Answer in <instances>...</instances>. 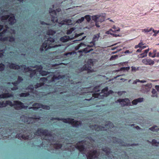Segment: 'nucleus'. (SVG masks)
Wrapping results in <instances>:
<instances>
[{
	"mask_svg": "<svg viewBox=\"0 0 159 159\" xmlns=\"http://www.w3.org/2000/svg\"><path fill=\"white\" fill-rule=\"evenodd\" d=\"M57 120L62 121L63 122L68 123L72 125L73 127L76 128H79V127L82 125V122L80 120H75L73 118H64L59 117H52L51 120Z\"/></svg>",
	"mask_w": 159,
	"mask_h": 159,
	"instance_id": "nucleus-1",
	"label": "nucleus"
},
{
	"mask_svg": "<svg viewBox=\"0 0 159 159\" xmlns=\"http://www.w3.org/2000/svg\"><path fill=\"white\" fill-rule=\"evenodd\" d=\"M54 39L52 37L48 38L47 40H45L40 47V50L43 51L44 49L46 51L51 48H55L57 47V45H54Z\"/></svg>",
	"mask_w": 159,
	"mask_h": 159,
	"instance_id": "nucleus-2",
	"label": "nucleus"
},
{
	"mask_svg": "<svg viewBox=\"0 0 159 159\" xmlns=\"http://www.w3.org/2000/svg\"><path fill=\"white\" fill-rule=\"evenodd\" d=\"M49 13L51 16V21L52 22L55 23L56 22L58 23L61 25L66 24L65 20H63L60 21V22H58V20L57 17V13L55 10H52V8H50L49 10Z\"/></svg>",
	"mask_w": 159,
	"mask_h": 159,
	"instance_id": "nucleus-3",
	"label": "nucleus"
},
{
	"mask_svg": "<svg viewBox=\"0 0 159 159\" xmlns=\"http://www.w3.org/2000/svg\"><path fill=\"white\" fill-rule=\"evenodd\" d=\"M34 134L37 136H40L41 135L45 136H52L51 134L48 132L47 129H43V128H39L34 133Z\"/></svg>",
	"mask_w": 159,
	"mask_h": 159,
	"instance_id": "nucleus-4",
	"label": "nucleus"
},
{
	"mask_svg": "<svg viewBox=\"0 0 159 159\" xmlns=\"http://www.w3.org/2000/svg\"><path fill=\"white\" fill-rule=\"evenodd\" d=\"M98 153L96 150H92L86 155L87 159H94L98 158Z\"/></svg>",
	"mask_w": 159,
	"mask_h": 159,
	"instance_id": "nucleus-5",
	"label": "nucleus"
},
{
	"mask_svg": "<svg viewBox=\"0 0 159 159\" xmlns=\"http://www.w3.org/2000/svg\"><path fill=\"white\" fill-rule=\"evenodd\" d=\"M84 34V33L83 32L79 34L76 33L75 34L74 37L72 38H70L69 36L65 35L64 36L61 37L60 39V41L63 43L66 42L68 41L69 40H72L75 38L78 37Z\"/></svg>",
	"mask_w": 159,
	"mask_h": 159,
	"instance_id": "nucleus-6",
	"label": "nucleus"
},
{
	"mask_svg": "<svg viewBox=\"0 0 159 159\" xmlns=\"http://www.w3.org/2000/svg\"><path fill=\"white\" fill-rule=\"evenodd\" d=\"M14 103L13 104L12 102V105H11V106L12 107L16 106L15 108L16 110L22 109L24 108L25 106H24L23 103L19 101H14Z\"/></svg>",
	"mask_w": 159,
	"mask_h": 159,
	"instance_id": "nucleus-7",
	"label": "nucleus"
},
{
	"mask_svg": "<svg viewBox=\"0 0 159 159\" xmlns=\"http://www.w3.org/2000/svg\"><path fill=\"white\" fill-rule=\"evenodd\" d=\"M21 66L23 68L25 72L31 71L30 74V76L31 78L33 77L36 74L37 71L36 70H32L29 67H26L25 65H21Z\"/></svg>",
	"mask_w": 159,
	"mask_h": 159,
	"instance_id": "nucleus-8",
	"label": "nucleus"
},
{
	"mask_svg": "<svg viewBox=\"0 0 159 159\" xmlns=\"http://www.w3.org/2000/svg\"><path fill=\"white\" fill-rule=\"evenodd\" d=\"M99 37L100 33L94 35L92 41L90 43V44L88 45V47H92L95 46L96 42L98 40Z\"/></svg>",
	"mask_w": 159,
	"mask_h": 159,
	"instance_id": "nucleus-9",
	"label": "nucleus"
},
{
	"mask_svg": "<svg viewBox=\"0 0 159 159\" xmlns=\"http://www.w3.org/2000/svg\"><path fill=\"white\" fill-rule=\"evenodd\" d=\"M90 128H93L95 131L99 132L101 131H106L107 129H105V127L100 125H92L90 126Z\"/></svg>",
	"mask_w": 159,
	"mask_h": 159,
	"instance_id": "nucleus-10",
	"label": "nucleus"
},
{
	"mask_svg": "<svg viewBox=\"0 0 159 159\" xmlns=\"http://www.w3.org/2000/svg\"><path fill=\"white\" fill-rule=\"evenodd\" d=\"M91 67L89 64H85L80 69V71H87L88 72H92L91 70Z\"/></svg>",
	"mask_w": 159,
	"mask_h": 159,
	"instance_id": "nucleus-11",
	"label": "nucleus"
},
{
	"mask_svg": "<svg viewBox=\"0 0 159 159\" xmlns=\"http://www.w3.org/2000/svg\"><path fill=\"white\" fill-rule=\"evenodd\" d=\"M142 32H150L151 31H152V32L154 33L153 34V36H156L157 34L158 33L159 31H157V30H154L151 27L149 28V27H147L146 28L144 29H142Z\"/></svg>",
	"mask_w": 159,
	"mask_h": 159,
	"instance_id": "nucleus-12",
	"label": "nucleus"
},
{
	"mask_svg": "<svg viewBox=\"0 0 159 159\" xmlns=\"http://www.w3.org/2000/svg\"><path fill=\"white\" fill-rule=\"evenodd\" d=\"M21 66L16 63H8V66L11 69L19 70L21 67Z\"/></svg>",
	"mask_w": 159,
	"mask_h": 159,
	"instance_id": "nucleus-13",
	"label": "nucleus"
},
{
	"mask_svg": "<svg viewBox=\"0 0 159 159\" xmlns=\"http://www.w3.org/2000/svg\"><path fill=\"white\" fill-rule=\"evenodd\" d=\"M117 101L119 102H123L125 103H123V106H128L130 105V102L129 100L127 98H126L124 99H119L117 100Z\"/></svg>",
	"mask_w": 159,
	"mask_h": 159,
	"instance_id": "nucleus-14",
	"label": "nucleus"
},
{
	"mask_svg": "<svg viewBox=\"0 0 159 159\" xmlns=\"http://www.w3.org/2000/svg\"><path fill=\"white\" fill-rule=\"evenodd\" d=\"M7 30L5 29L2 32H0V39L1 41H8V37H2L3 34L6 32Z\"/></svg>",
	"mask_w": 159,
	"mask_h": 159,
	"instance_id": "nucleus-15",
	"label": "nucleus"
},
{
	"mask_svg": "<svg viewBox=\"0 0 159 159\" xmlns=\"http://www.w3.org/2000/svg\"><path fill=\"white\" fill-rule=\"evenodd\" d=\"M11 84L13 85L14 86L11 88V89L12 91H15L18 89V85L20 84L16 80L14 82H12Z\"/></svg>",
	"mask_w": 159,
	"mask_h": 159,
	"instance_id": "nucleus-16",
	"label": "nucleus"
},
{
	"mask_svg": "<svg viewBox=\"0 0 159 159\" xmlns=\"http://www.w3.org/2000/svg\"><path fill=\"white\" fill-rule=\"evenodd\" d=\"M156 50H153L152 52L150 51L149 53V56L152 57H159V53H157Z\"/></svg>",
	"mask_w": 159,
	"mask_h": 159,
	"instance_id": "nucleus-17",
	"label": "nucleus"
},
{
	"mask_svg": "<svg viewBox=\"0 0 159 159\" xmlns=\"http://www.w3.org/2000/svg\"><path fill=\"white\" fill-rule=\"evenodd\" d=\"M16 22V20L15 18V16L13 15L9 17L8 18L9 23L10 25H14Z\"/></svg>",
	"mask_w": 159,
	"mask_h": 159,
	"instance_id": "nucleus-18",
	"label": "nucleus"
},
{
	"mask_svg": "<svg viewBox=\"0 0 159 159\" xmlns=\"http://www.w3.org/2000/svg\"><path fill=\"white\" fill-rule=\"evenodd\" d=\"M12 105V102L9 100L6 101L5 103L4 102H0V106L2 107H5L7 105H9L11 106V105Z\"/></svg>",
	"mask_w": 159,
	"mask_h": 159,
	"instance_id": "nucleus-19",
	"label": "nucleus"
},
{
	"mask_svg": "<svg viewBox=\"0 0 159 159\" xmlns=\"http://www.w3.org/2000/svg\"><path fill=\"white\" fill-rule=\"evenodd\" d=\"M90 47H88V45H87V47L83 49L80 50L79 51V52L80 53H83V52L85 53H87L88 52H90L91 51H92L93 50V49L92 48L89 49Z\"/></svg>",
	"mask_w": 159,
	"mask_h": 159,
	"instance_id": "nucleus-20",
	"label": "nucleus"
},
{
	"mask_svg": "<svg viewBox=\"0 0 159 159\" xmlns=\"http://www.w3.org/2000/svg\"><path fill=\"white\" fill-rule=\"evenodd\" d=\"M142 62L145 65H153L154 62L153 61L150 59H145L142 60Z\"/></svg>",
	"mask_w": 159,
	"mask_h": 159,
	"instance_id": "nucleus-21",
	"label": "nucleus"
},
{
	"mask_svg": "<svg viewBox=\"0 0 159 159\" xmlns=\"http://www.w3.org/2000/svg\"><path fill=\"white\" fill-rule=\"evenodd\" d=\"M75 147L76 148L78 149L79 151L82 153V152L84 151L85 149V147L84 145H78V143H76V145L75 146Z\"/></svg>",
	"mask_w": 159,
	"mask_h": 159,
	"instance_id": "nucleus-22",
	"label": "nucleus"
},
{
	"mask_svg": "<svg viewBox=\"0 0 159 159\" xmlns=\"http://www.w3.org/2000/svg\"><path fill=\"white\" fill-rule=\"evenodd\" d=\"M102 150L105 152L107 155H109L111 152V149L108 147H105L103 148Z\"/></svg>",
	"mask_w": 159,
	"mask_h": 159,
	"instance_id": "nucleus-23",
	"label": "nucleus"
},
{
	"mask_svg": "<svg viewBox=\"0 0 159 159\" xmlns=\"http://www.w3.org/2000/svg\"><path fill=\"white\" fill-rule=\"evenodd\" d=\"M56 33V31L55 30L50 29L47 31V34L48 35H52L55 34Z\"/></svg>",
	"mask_w": 159,
	"mask_h": 159,
	"instance_id": "nucleus-24",
	"label": "nucleus"
},
{
	"mask_svg": "<svg viewBox=\"0 0 159 159\" xmlns=\"http://www.w3.org/2000/svg\"><path fill=\"white\" fill-rule=\"evenodd\" d=\"M120 31V29L118 28V29L116 30H113L112 29H110L109 30L107 31L106 33L107 34H110L111 35L112 34V32H115L116 33V32Z\"/></svg>",
	"mask_w": 159,
	"mask_h": 159,
	"instance_id": "nucleus-25",
	"label": "nucleus"
},
{
	"mask_svg": "<svg viewBox=\"0 0 159 159\" xmlns=\"http://www.w3.org/2000/svg\"><path fill=\"white\" fill-rule=\"evenodd\" d=\"M113 126V123L110 121H107L105 123V126L108 129L111 128V127L112 128Z\"/></svg>",
	"mask_w": 159,
	"mask_h": 159,
	"instance_id": "nucleus-26",
	"label": "nucleus"
},
{
	"mask_svg": "<svg viewBox=\"0 0 159 159\" xmlns=\"http://www.w3.org/2000/svg\"><path fill=\"white\" fill-rule=\"evenodd\" d=\"M62 146V144L59 143L54 144V147L56 149H60L61 148Z\"/></svg>",
	"mask_w": 159,
	"mask_h": 159,
	"instance_id": "nucleus-27",
	"label": "nucleus"
},
{
	"mask_svg": "<svg viewBox=\"0 0 159 159\" xmlns=\"http://www.w3.org/2000/svg\"><path fill=\"white\" fill-rule=\"evenodd\" d=\"M40 73V74L43 76H46L48 74V71L43 70H38Z\"/></svg>",
	"mask_w": 159,
	"mask_h": 159,
	"instance_id": "nucleus-28",
	"label": "nucleus"
},
{
	"mask_svg": "<svg viewBox=\"0 0 159 159\" xmlns=\"http://www.w3.org/2000/svg\"><path fill=\"white\" fill-rule=\"evenodd\" d=\"M4 98H9L10 97H13V95L12 94L9 93H4L3 95Z\"/></svg>",
	"mask_w": 159,
	"mask_h": 159,
	"instance_id": "nucleus-29",
	"label": "nucleus"
},
{
	"mask_svg": "<svg viewBox=\"0 0 159 159\" xmlns=\"http://www.w3.org/2000/svg\"><path fill=\"white\" fill-rule=\"evenodd\" d=\"M44 84V83H37L35 85H34V88L37 89L39 87L43 85Z\"/></svg>",
	"mask_w": 159,
	"mask_h": 159,
	"instance_id": "nucleus-30",
	"label": "nucleus"
},
{
	"mask_svg": "<svg viewBox=\"0 0 159 159\" xmlns=\"http://www.w3.org/2000/svg\"><path fill=\"white\" fill-rule=\"evenodd\" d=\"M75 27H72L67 30L66 34H71L75 30Z\"/></svg>",
	"mask_w": 159,
	"mask_h": 159,
	"instance_id": "nucleus-31",
	"label": "nucleus"
},
{
	"mask_svg": "<svg viewBox=\"0 0 159 159\" xmlns=\"http://www.w3.org/2000/svg\"><path fill=\"white\" fill-rule=\"evenodd\" d=\"M34 68H36L38 70H42V69L43 68V66L42 65H36L35 66H34L33 67Z\"/></svg>",
	"mask_w": 159,
	"mask_h": 159,
	"instance_id": "nucleus-32",
	"label": "nucleus"
},
{
	"mask_svg": "<svg viewBox=\"0 0 159 159\" xmlns=\"http://www.w3.org/2000/svg\"><path fill=\"white\" fill-rule=\"evenodd\" d=\"M29 95L30 94L28 92L26 93H21L19 95L20 97H26L29 96Z\"/></svg>",
	"mask_w": 159,
	"mask_h": 159,
	"instance_id": "nucleus-33",
	"label": "nucleus"
},
{
	"mask_svg": "<svg viewBox=\"0 0 159 159\" xmlns=\"http://www.w3.org/2000/svg\"><path fill=\"white\" fill-rule=\"evenodd\" d=\"M41 106H42V108L44 109H46L47 110H49L50 109V107L48 105H43V104H41Z\"/></svg>",
	"mask_w": 159,
	"mask_h": 159,
	"instance_id": "nucleus-34",
	"label": "nucleus"
},
{
	"mask_svg": "<svg viewBox=\"0 0 159 159\" xmlns=\"http://www.w3.org/2000/svg\"><path fill=\"white\" fill-rule=\"evenodd\" d=\"M5 68V66L2 63H0V71H2L4 70Z\"/></svg>",
	"mask_w": 159,
	"mask_h": 159,
	"instance_id": "nucleus-35",
	"label": "nucleus"
},
{
	"mask_svg": "<svg viewBox=\"0 0 159 159\" xmlns=\"http://www.w3.org/2000/svg\"><path fill=\"white\" fill-rule=\"evenodd\" d=\"M143 45L144 44L143 43V42L141 41L138 45L135 46L134 48L136 49L139 48H141Z\"/></svg>",
	"mask_w": 159,
	"mask_h": 159,
	"instance_id": "nucleus-36",
	"label": "nucleus"
},
{
	"mask_svg": "<svg viewBox=\"0 0 159 159\" xmlns=\"http://www.w3.org/2000/svg\"><path fill=\"white\" fill-rule=\"evenodd\" d=\"M8 37V41L10 42H13L15 41V38L12 36H10Z\"/></svg>",
	"mask_w": 159,
	"mask_h": 159,
	"instance_id": "nucleus-37",
	"label": "nucleus"
},
{
	"mask_svg": "<svg viewBox=\"0 0 159 159\" xmlns=\"http://www.w3.org/2000/svg\"><path fill=\"white\" fill-rule=\"evenodd\" d=\"M149 51V49H146L144 50V52L141 54L142 57H144L147 56V54Z\"/></svg>",
	"mask_w": 159,
	"mask_h": 159,
	"instance_id": "nucleus-38",
	"label": "nucleus"
},
{
	"mask_svg": "<svg viewBox=\"0 0 159 159\" xmlns=\"http://www.w3.org/2000/svg\"><path fill=\"white\" fill-rule=\"evenodd\" d=\"M83 45H85V44H84V43H80L78 46H76L75 47V50H78L81 46H83Z\"/></svg>",
	"mask_w": 159,
	"mask_h": 159,
	"instance_id": "nucleus-39",
	"label": "nucleus"
},
{
	"mask_svg": "<svg viewBox=\"0 0 159 159\" xmlns=\"http://www.w3.org/2000/svg\"><path fill=\"white\" fill-rule=\"evenodd\" d=\"M17 81L19 83H22V81L23 80V79L20 76H18L17 77Z\"/></svg>",
	"mask_w": 159,
	"mask_h": 159,
	"instance_id": "nucleus-40",
	"label": "nucleus"
},
{
	"mask_svg": "<svg viewBox=\"0 0 159 159\" xmlns=\"http://www.w3.org/2000/svg\"><path fill=\"white\" fill-rule=\"evenodd\" d=\"M17 81L19 83H22V81L23 80V79L20 76H18L17 77Z\"/></svg>",
	"mask_w": 159,
	"mask_h": 159,
	"instance_id": "nucleus-41",
	"label": "nucleus"
},
{
	"mask_svg": "<svg viewBox=\"0 0 159 159\" xmlns=\"http://www.w3.org/2000/svg\"><path fill=\"white\" fill-rule=\"evenodd\" d=\"M100 93H94L93 94V97L95 98H98L100 96Z\"/></svg>",
	"mask_w": 159,
	"mask_h": 159,
	"instance_id": "nucleus-42",
	"label": "nucleus"
},
{
	"mask_svg": "<svg viewBox=\"0 0 159 159\" xmlns=\"http://www.w3.org/2000/svg\"><path fill=\"white\" fill-rule=\"evenodd\" d=\"M42 104L41 103H34L32 105L33 106H36L37 107H39V108H42V106H41L40 105Z\"/></svg>",
	"mask_w": 159,
	"mask_h": 159,
	"instance_id": "nucleus-43",
	"label": "nucleus"
},
{
	"mask_svg": "<svg viewBox=\"0 0 159 159\" xmlns=\"http://www.w3.org/2000/svg\"><path fill=\"white\" fill-rule=\"evenodd\" d=\"M60 76V75L58 76H57L55 75H54L52 78V81H54L56 80H59L60 79V78L59 77Z\"/></svg>",
	"mask_w": 159,
	"mask_h": 159,
	"instance_id": "nucleus-44",
	"label": "nucleus"
},
{
	"mask_svg": "<svg viewBox=\"0 0 159 159\" xmlns=\"http://www.w3.org/2000/svg\"><path fill=\"white\" fill-rule=\"evenodd\" d=\"M84 18L86 19L88 22L90 21L91 19V17L89 15H85Z\"/></svg>",
	"mask_w": 159,
	"mask_h": 159,
	"instance_id": "nucleus-45",
	"label": "nucleus"
},
{
	"mask_svg": "<svg viewBox=\"0 0 159 159\" xmlns=\"http://www.w3.org/2000/svg\"><path fill=\"white\" fill-rule=\"evenodd\" d=\"M9 17V15H7L2 16L1 17L2 20H7Z\"/></svg>",
	"mask_w": 159,
	"mask_h": 159,
	"instance_id": "nucleus-46",
	"label": "nucleus"
},
{
	"mask_svg": "<svg viewBox=\"0 0 159 159\" xmlns=\"http://www.w3.org/2000/svg\"><path fill=\"white\" fill-rule=\"evenodd\" d=\"M34 88V86H33L32 84L28 86L27 87V89H30L31 91H33Z\"/></svg>",
	"mask_w": 159,
	"mask_h": 159,
	"instance_id": "nucleus-47",
	"label": "nucleus"
},
{
	"mask_svg": "<svg viewBox=\"0 0 159 159\" xmlns=\"http://www.w3.org/2000/svg\"><path fill=\"white\" fill-rule=\"evenodd\" d=\"M120 144V145L122 147L125 146L126 145L125 144V143H124L123 140H121L120 141L118 142Z\"/></svg>",
	"mask_w": 159,
	"mask_h": 159,
	"instance_id": "nucleus-48",
	"label": "nucleus"
},
{
	"mask_svg": "<svg viewBox=\"0 0 159 159\" xmlns=\"http://www.w3.org/2000/svg\"><path fill=\"white\" fill-rule=\"evenodd\" d=\"M108 90V87H106L102 89L101 93H103L105 92H107Z\"/></svg>",
	"mask_w": 159,
	"mask_h": 159,
	"instance_id": "nucleus-49",
	"label": "nucleus"
},
{
	"mask_svg": "<svg viewBox=\"0 0 159 159\" xmlns=\"http://www.w3.org/2000/svg\"><path fill=\"white\" fill-rule=\"evenodd\" d=\"M84 17H81L80 19H79L77 21V22L78 23H81L84 20Z\"/></svg>",
	"mask_w": 159,
	"mask_h": 159,
	"instance_id": "nucleus-50",
	"label": "nucleus"
},
{
	"mask_svg": "<svg viewBox=\"0 0 159 159\" xmlns=\"http://www.w3.org/2000/svg\"><path fill=\"white\" fill-rule=\"evenodd\" d=\"M47 80V79L44 77L41 78L40 79L39 81L41 82V83H44L46 80Z\"/></svg>",
	"mask_w": 159,
	"mask_h": 159,
	"instance_id": "nucleus-51",
	"label": "nucleus"
},
{
	"mask_svg": "<svg viewBox=\"0 0 159 159\" xmlns=\"http://www.w3.org/2000/svg\"><path fill=\"white\" fill-rule=\"evenodd\" d=\"M99 86H96L94 88L93 90L95 92H99L100 90L99 89Z\"/></svg>",
	"mask_w": 159,
	"mask_h": 159,
	"instance_id": "nucleus-52",
	"label": "nucleus"
},
{
	"mask_svg": "<svg viewBox=\"0 0 159 159\" xmlns=\"http://www.w3.org/2000/svg\"><path fill=\"white\" fill-rule=\"evenodd\" d=\"M21 133H20L17 134L16 135V137L18 139H20L21 138Z\"/></svg>",
	"mask_w": 159,
	"mask_h": 159,
	"instance_id": "nucleus-53",
	"label": "nucleus"
},
{
	"mask_svg": "<svg viewBox=\"0 0 159 159\" xmlns=\"http://www.w3.org/2000/svg\"><path fill=\"white\" fill-rule=\"evenodd\" d=\"M158 142H157V140H156L155 139H153L152 140V142H151V143H152V145H154V144H158Z\"/></svg>",
	"mask_w": 159,
	"mask_h": 159,
	"instance_id": "nucleus-54",
	"label": "nucleus"
},
{
	"mask_svg": "<svg viewBox=\"0 0 159 159\" xmlns=\"http://www.w3.org/2000/svg\"><path fill=\"white\" fill-rule=\"evenodd\" d=\"M136 99L137 100L138 102H143V98H140Z\"/></svg>",
	"mask_w": 159,
	"mask_h": 159,
	"instance_id": "nucleus-55",
	"label": "nucleus"
},
{
	"mask_svg": "<svg viewBox=\"0 0 159 159\" xmlns=\"http://www.w3.org/2000/svg\"><path fill=\"white\" fill-rule=\"evenodd\" d=\"M138 103V102L136 99H135L133 100L132 102V103L133 105H136Z\"/></svg>",
	"mask_w": 159,
	"mask_h": 159,
	"instance_id": "nucleus-56",
	"label": "nucleus"
},
{
	"mask_svg": "<svg viewBox=\"0 0 159 159\" xmlns=\"http://www.w3.org/2000/svg\"><path fill=\"white\" fill-rule=\"evenodd\" d=\"M30 108H32L34 111H37L38 109L39 108V107H37L36 106H33L32 107H31Z\"/></svg>",
	"mask_w": 159,
	"mask_h": 159,
	"instance_id": "nucleus-57",
	"label": "nucleus"
},
{
	"mask_svg": "<svg viewBox=\"0 0 159 159\" xmlns=\"http://www.w3.org/2000/svg\"><path fill=\"white\" fill-rule=\"evenodd\" d=\"M21 138H22L25 140L27 139V136H26L25 135H24V134H22Z\"/></svg>",
	"mask_w": 159,
	"mask_h": 159,
	"instance_id": "nucleus-58",
	"label": "nucleus"
},
{
	"mask_svg": "<svg viewBox=\"0 0 159 159\" xmlns=\"http://www.w3.org/2000/svg\"><path fill=\"white\" fill-rule=\"evenodd\" d=\"M86 37V36H84V37H83L81 39H80L78 40H74V42H75L76 41H81V40H83L84 39H85V38Z\"/></svg>",
	"mask_w": 159,
	"mask_h": 159,
	"instance_id": "nucleus-59",
	"label": "nucleus"
},
{
	"mask_svg": "<svg viewBox=\"0 0 159 159\" xmlns=\"http://www.w3.org/2000/svg\"><path fill=\"white\" fill-rule=\"evenodd\" d=\"M152 93L153 94H157V92L156 91V90L154 89H153L152 91Z\"/></svg>",
	"mask_w": 159,
	"mask_h": 159,
	"instance_id": "nucleus-60",
	"label": "nucleus"
},
{
	"mask_svg": "<svg viewBox=\"0 0 159 159\" xmlns=\"http://www.w3.org/2000/svg\"><path fill=\"white\" fill-rule=\"evenodd\" d=\"M66 24L67 23H70L71 22V20L70 19H66L65 20Z\"/></svg>",
	"mask_w": 159,
	"mask_h": 159,
	"instance_id": "nucleus-61",
	"label": "nucleus"
},
{
	"mask_svg": "<svg viewBox=\"0 0 159 159\" xmlns=\"http://www.w3.org/2000/svg\"><path fill=\"white\" fill-rule=\"evenodd\" d=\"M157 126H153L151 128H150L149 129L151 130V131H155V128L157 127Z\"/></svg>",
	"mask_w": 159,
	"mask_h": 159,
	"instance_id": "nucleus-62",
	"label": "nucleus"
},
{
	"mask_svg": "<svg viewBox=\"0 0 159 159\" xmlns=\"http://www.w3.org/2000/svg\"><path fill=\"white\" fill-rule=\"evenodd\" d=\"M112 35L113 37H120V35L119 34H115L112 33Z\"/></svg>",
	"mask_w": 159,
	"mask_h": 159,
	"instance_id": "nucleus-63",
	"label": "nucleus"
},
{
	"mask_svg": "<svg viewBox=\"0 0 159 159\" xmlns=\"http://www.w3.org/2000/svg\"><path fill=\"white\" fill-rule=\"evenodd\" d=\"M140 80H139L136 79L134 81L133 83L134 84H136L137 82H140Z\"/></svg>",
	"mask_w": 159,
	"mask_h": 159,
	"instance_id": "nucleus-64",
	"label": "nucleus"
}]
</instances>
